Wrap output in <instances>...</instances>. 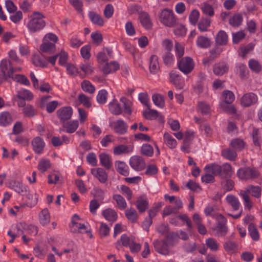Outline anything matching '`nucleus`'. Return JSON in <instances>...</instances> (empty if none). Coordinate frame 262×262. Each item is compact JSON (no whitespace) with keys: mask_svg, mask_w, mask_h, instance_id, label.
Instances as JSON below:
<instances>
[{"mask_svg":"<svg viewBox=\"0 0 262 262\" xmlns=\"http://www.w3.org/2000/svg\"><path fill=\"white\" fill-rule=\"evenodd\" d=\"M179 240L178 233L167 231L165 233L163 239H157L153 242V245L157 252L164 255H168L170 253V248L176 246Z\"/></svg>","mask_w":262,"mask_h":262,"instance_id":"1","label":"nucleus"},{"mask_svg":"<svg viewBox=\"0 0 262 262\" xmlns=\"http://www.w3.org/2000/svg\"><path fill=\"white\" fill-rule=\"evenodd\" d=\"M27 26L31 32H36L43 29L46 26L44 15L39 12H34L31 16Z\"/></svg>","mask_w":262,"mask_h":262,"instance_id":"2","label":"nucleus"},{"mask_svg":"<svg viewBox=\"0 0 262 262\" xmlns=\"http://www.w3.org/2000/svg\"><path fill=\"white\" fill-rule=\"evenodd\" d=\"M1 70L3 73V77L6 80L8 78H13L14 72H19L21 70L20 67H14L8 59H3L0 63Z\"/></svg>","mask_w":262,"mask_h":262,"instance_id":"3","label":"nucleus"},{"mask_svg":"<svg viewBox=\"0 0 262 262\" xmlns=\"http://www.w3.org/2000/svg\"><path fill=\"white\" fill-rule=\"evenodd\" d=\"M194 62L189 57L181 58L178 62L179 70L185 74L190 73L194 69Z\"/></svg>","mask_w":262,"mask_h":262,"instance_id":"4","label":"nucleus"},{"mask_svg":"<svg viewBox=\"0 0 262 262\" xmlns=\"http://www.w3.org/2000/svg\"><path fill=\"white\" fill-rule=\"evenodd\" d=\"M237 174L241 179L248 180L257 178L259 175V173L255 168L244 167L238 169Z\"/></svg>","mask_w":262,"mask_h":262,"instance_id":"5","label":"nucleus"},{"mask_svg":"<svg viewBox=\"0 0 262 262\" xmlns=\"http://www.w3.org/2000/svg\"><path fill=\"white\" fill-rule=\"evenodd\" d=\"M161 22L166 26L172 27L176 23V20L172 11L169 9H164L160 15Z\"/></svg>","mask_w":262,"mask_h":262,"instance_id":"6","label":"nucleus"},{"mask_svg":"<svg viewBox=\"0 0 262 262\" xmlns=\"http://www.w3.org/2000/svg\"><path fill=\"white\" fill-rule=\"evenodd\" d=\"M258 101L257 95L252 92L245 94L241 98L240 102L242 106L249 107L256 104Z\"/></svg>","mask_w":262,"mask_h":262,"instance_id":"7","label":"nucleus"},{"mask_svg":"<svg viewBox=\"0 0 262 262\" xmlns=\"http://www.w3.org/2000/svg\"><path fill=\"white\" fill-rule=\"evenodd\" d=\"M129 165L136 171H141L145 167V162L144 159L140 156H134L129 159Z\"/></svg>","mask_w":262,"mask_h":262,"instance_id":"8","label":"nucleus"},{"mask_svg":"<svg viewBox=\"0 0 262 262\" xmlns=\"http://www.w3.org/2000/svg\"><path fill=\"white\" fill-rule=\"evenodd\" d=\"M72 114L73 110L70 106L61 107L57 111V115L62 123L70 120Z\"/></svg>","mask_w":262,"mask_h":262,"instance_id":"9","label":"nucleus"},{"mask_svg":"<svg viewBox=\"0 0 262 262\" xmlns=\"http://www.w3.org/2000/svg\"><path fill=\"white\" fill-rule=\"evenodd\" d=\"M169 80L178 89L183 88L184 82L181 76L176 71H171L169 74Z\"/></svg>","mask_w":262,"mask_h":262,"instance_id":"10","label":"nucleus"},{"mask_svg":"<svg viewBox=\"0 0 262 262\" xmlns=\"http://www.w3.org/2000/svg\"><path fill=\"white\" fill-rule=\"evenodd\" d=\"M33 150L37 154H41L45 146V143L39 137L34 138L31 142Z\"/></svg>","mask_w":262,"mask_h":262,"instance_id":"11","label":"nucleus"},{"mask_svg":"<svg viewBox=\"0 0 262 262\" xmlns=\"http://www.w3.org/2000/svg\"><path fill=\"white\" fill-rule=\"evenodd\" d=\"M91 173L98 179L100 182L105 183L107 180V174L102 168H92Z\"/></svg>","mask_w":262,"mask_h":262,"instance_id":"12","label":"nucleus"},{"mask_svg":"<svg viewBox=\"0 0 262 262\" xmlns=\"http://www.w3.org/2000/svg\"><path fill=\"white\" fill-rule=\"evenodd\" d=\"M228 42V36L227 34L223 30H220L217 33L215 42L216 46H225Z\"/></svg>","mask_w":262,"mask_h":262,"instance_id":"13","label":"nucleus"},{"mask_svg":"<svg viewBox=\"0 0 262 262\" xmlns=\"http://www.w3.org/2000/svg\"><path fill=\"white\" fill-rule=\"evenodd\" d=\"M135 241V237L134 236H128L126 234H123L120 238V241H118L116 243V247L117 249H119L121 248V245L120 242H121L122 246L124 247L129 246L130 245L134 242Z\"/></svg>","mask_w":262,"mask_h":262,"instance_id":"14","label":"nucleus"},{"mask_svg":"<svg viewBox=\"0 0 262 262\" xmlns=\"http://www.w3.org/2000/svg\"><path fill=\"white\" fill-rule=\"evenodd\" d=\"M229 67L227 63L224 62L215 63L213 66V73L217 76H221L227 73L228 71Z\"/></svg>","mask_w":262,"mask_h":262,"instance_id":"15","label":"nucleus"},{"mask_svg":"<svg viewBox=\"0 0 262 262\" xmlns=\"http://www.w3.org/2000/svg\"><path fill=\"white\" fill-rule=\"evenodd\" d=\"M114 129L116 133L118 134L122 135L126 133L127 129V125L122 120H118L114 123Z\"/></svg>","mask_w":262,"mask_h":262,"instance_id":"16","label":"nucleus"},{"mask_svg":"<svg viewBox=\"0 0 262 262\" xmlns=\"http://www.w3.org/2000/svg\"><path fill=\"white\" fill-rule=\"evenodd\" d=\"M115 166L117 171L121 174L127 176L129 174V171L127 166L124 162L116 161Z\"/></svg>","mask_w":262,"mask_h":262,"instance_id":"17","label":"nucleus"},{"mask_svg":"<svg viewBox=\"0 0 262 262\" xmlns=\"http://www.w3.org/2000/svg\"><path fill=\"white\" fill-rule=\"evenodd\" d=\"M102 214L106 220L111 222L116 221L118 217L117 212L111 208H107L103 210Z\"/></svg>","mask_w":262,"mask_h":262,"instance_id":"18","label":"nucleus"},{"mask_svg":"<svg viewBox=\"0 0 262 262\" xmlns=\"http://www.w3.org/2000/svg\"><path fill=\"white\" fill-rule=\"evenodd\" d=\"M78 122L77 120L62 123V127L66 128V132L68 133L75 132L78 128Z\"/></svg>","mask_w":262,"mask_h":262,"instance_id":"19","label":"nucleus"},{"mask_svg":"<svg viewBox=\"0 0 262 262\" xmlns=\"http://www.w3.org/2000/svg\"><path fill=\"white\" fill-rule=\"evenodd\" d=\"M149 70L150 72L153 74L158 73L160 70L158 58L156 55H153L150 57Z\"/></svg>","mask_w":262,"mask_h":262,"instance_id":"20","label":"nucleus"},{"mask_svg":"<svg viewBox=\"0 0 262 262\" xmlns=\"http://www.w3.org/2000/svg\"><path fill=\"white\" fill-rule=\"evenodd\" d=\"M139 19L143 26L146 29H150L152 23L149 16L145 12L141 13L139 15Z\"/></svg>","mask_w":262,"mask_h":262,"instance_id":"21","label":"nucleus"},{"mask_svg":"<svg viewBox=\"0 0 262 262\" xmlns=\"http://www.w3.org/2000/svg\"><path fill=\"white\" fill-rule=\"evenodd\" d=\"M89 15L91 20L93 24L100 27L104 25V21L101 16L99 14L94 12H90Z\"/></svg>","mask_w":262,"mask_h":262,"instance_id":"22","label":"nucleus"},{"mask_svg":"<svg viewBox=\"0 0 262 262\" xmlns=\"http://www.w3.org/2000/svg\"><path fill=\"white\" fill-rule=\"evenodd\" d=\"M206 173H210L212 175L217 176L221 173V166L215 164L208 165L205 168Z\"/></svg>","mask_w":262,"mask_h":262,"instance_id":"23","label":"nucleus"},{"mask_svg":"<svg viewBox=\"0 0 262 262\" xmlns=\"http://www.w3.org/2000/svg\"><path fill=\"white\" fill-rule=\"evenodd\" d=\"M119 68V64L116 62H111L110 63H106L102 68L103 72L107 74L110 73L115 72Z\"/></svg>","mask_w":262,"mask_h":262,"instance_id":"24","label":"nucleus"},{"mask_svg":"<svg viewBox=\"0 0 262 262\" xmlns=\"http://www.w3.org/2000/svg\"><path fill=\"white\" fill-rule=\"evenodd\" d=\"M100 163L102 166L106 169H110L112 167V162L109 156L105 153H101L99 155Z\"/></svg>","mask_w":262,"mask_h":262,"instance_id":"25","label":"nucleus"},{"mask_svg":"<svg viewBox=\"0 0 262 262\" xmlns=\"http://www.w3.org/2000/svg\"><path fill=\"white\" fill-rule=\"evenodd\" d=\"M136 205L139 212H144L148 207V202L146 199L140 197L136 202Z\"/></svg>","mask_w":262,"mask_h":262,"instance_id":"26","label":"nucleus"},{"mask_svg":"<svg viewBox=\"0 0 262 262\" xmlns=\"http://www.w3.org/2000/svg\"><path fill=\"white\" fill-rule=\"evenodd\" d=\"M9 57L10 58L9 62L14 67H19V66L23 63V60L19 58L15 51H10L9 53Z\"/></svg>","mask_w":262,"mask_h":262,"instance_id":"27","label":"nucleus"},{"mask_svg":"<svg viewBox=\"0 0 262 262\" xmlns=\"http://www.w3.org/2000/svg\"><path fill=\"white\" fill-rule=\"evenodd\" d=\"M40 50L43 53L51 54L55 51V45L50 42H45L40 46Z\"/></svg>","mask_w":262,"mask_h":262,"instance_id":"28","label":"nucleus"},{"mask_svg":"<svg viewBox=\"0 0 262 262\" xmlns=\"http://www.w3.org/2000/svg\"><path fill=\"white\" fill-rule=\"evenodd\" d=\"M196 44L200 48H208L211 46V41L209 38L201 36L198 38Z\"/></svg>","mask_w":262,"mask_h":262,"instance_id":"29","label":"nucleus"},{"mask_svg":"<svg viewBox=\"0 0 262 262\" xmlns=\"http://www.w3.org/2000/svg\"><path fill=\"white\" fill-rule=\"evenodd\" d=\"M222 155L226 159L230 161H234L237 157L236 151L230 148H226L222 150Z\"/></svg>","mask_w":262,"mask_h":262,"instance_id":"30","label":"nucleus"},{"mask_svg":"<svg viewBox=\"0 0 262 262\" xmlns=\"http://www.w3.org/2000/svg\"><path fill=\"white\" fill-rule=\"evenodd\" d=\"M243 20L242 15L240 13H236L230 18L229 22L232 26L236 27L241 25Z\"/></svg>","mask_w":262,"mask_h":262,"instance_id":"31","label":"nucleus"},{"mask_svg":"<svg viewBox=\"0 0 262 262\" xmlns=\"http://www.w3.org/2000/svg\"><path fill=\"white\" fill-rule=\"evenodd\" d=\"M109 108L111 112L115 115H118L122 113L121 107L116 100H114L110 103Z\"/></svg>","mask_w":262,"mask_h":262,"instance_id":"32","label":"nucleus"},{"mask_svg":"<svg viewBox=\"0 0 262 262\" xmlns=\"http://www.w3.org/2000/svg\"><path fill=\"white\" fill-rule=\"evenodd\" d=\"M232 174V167L230 164L226 163L221 166L220 176L222 178H227Z\"/></svg>","mask_w":262,"mask_h":262,"instance_id":"33","label":"nucleus"},{"mask_svg":"<svg viewBox=\"0 0 262 262\" xmlns=\"http://www.w3.org/2000/svg\"><path fill=\"white\" fill-rule=\"evenodd\" d=\"M81 89L85 92L93 94L95 91V88L89 80H83L81 83Z\"/></svg>","mask_w":262,"mask_h":262,"instance_id":"34","label":"nucleus"},{"mask_svg":"<svg viewBox=\"0 0 262 262\" xmlns=\"http://www.w3.org/2000/svg\"><path fill=\"white\" fill-rule=\"evenodd\" d=\"M227 202L232 207L234 210H237L240 206V203L237 198L233 195H228L226 198Z\"/></svg>","mask_w":262,"mask_h":262,"instance_id":"35","label":"nucleus"},{"mask_svg":"<svg viewBox=\"0 0 262 262\" xmlns=\"http://www.w3.org/2000/svg\"><path fill=\"white\" fill-rule=\"evenodd\" d=\"M210 24L211 19L210 18H202L198 23V28L201 31H207Z\"/></svg>","mask_w":262,"mask_h":262,"instance_id":"36","label":"nucleus"},{"mask_svg":"<svg viewBox=\"0 0 262 262\" xmlns=\"http://www.w3.org/2000/svg\"><path fill=\"white\" fill-rule=\"evenodd\" d=\"M147 107V110H145L143 112V116L146 119L151 120L159 116L158 111L155 110H151L150 107V105H148Z\"/></svg>","mask_w":262,"mask_h":262,"instance_id":"37","label":"nucleus"},{"mask_svg":"<svg viewBox=\"0 0 262 262\" xmlns=\"http://www.w3.org/2000/svg\"><path fill=\"white\" fill-rule=\"evenodd\" d=\"M16 97L18 99H23L25 100H30L33 98V95L31 92L27 90H23L17 92Z\"/></svg>","mask_w":262,"mask_h":262,"instance_id":"38","label":"nucleus"},{"mask_svg":"<svg viewBox=\"0 0 262 262\" xmlns=\"http://www.w3.org/2000/svg\"><path fill=\"white\" fill-rule=\"evenodd\" d=\"M32 62L35 66L40 67H45L47 66L48 62L46 60L42 59L39 55H33Z\"/></svg>","mask_w":262,"mask_h":262,"instance_id":"39","label":"nucleus"},{"mask_svg":"<svg viewBox=\"0 0 262 262\" xmlns=\"http://www.w3.org/2000/svg\"><path fill=\"white\" fill-rule=\"evenodd\" d=\"M12 122V118L8 112H3L0 116V125L6 126Z\"/></svg>","mask_w":262,"mask_h":262,"instance_id":"40","label":"nucleus"},{"mask_svg":"<svg viewBox=\"0 0 262 262\" xmlns=\"http://www.w3.org/2000/svg\"><path fill=\"white\" fill-rule=\"evenodd\" d=\"M51 167V163L49 160L42 159L39 162L38 169L43 173Z\"/></svg>","mask_w":262,"mask_h":262,"instance_id":"41","label":"nucleus"},{"mask_svg":"<svg viewBox=\"0 0 262 262\" xmlns=\"http://www.w3.org/2000/svg\"><path fill=\"white\" fill-rule=\"evenodd\" d=\"M50 219V215L48 210L46 208L42 210L39 214V220L40 223L45 225L49 223Z\"/></svg>","mask_w":262,"mask_h":262,"instance_id":"42","label":"nucleus"},{"mask_svg":"<svg viewBox=\"0 0 262 262\" xmlns=\"http://www.w3.org/2000/svg\"><path fill=\"white\" fill-rule=\"evenodd\" d=\"M80 220L79 215L74 214L72 219V228H78V229H83L87 228L88 227L84 224L79 223L78 221Z\"/></svg>","mask_w":262,"mask_h":262,"instance_id":"43","label":"nucleus"},{"mask_svg":"<svg viewBox=\"0 0 262 262\" xmlns=\"http://www.w3.org/2000/svg\"><path fill=\"white\" fill-rule=\"evenodd\" d=\"M230 146L237 150H241L245 146V142L242 139L236 138L231 141Z\"/></svg>","mask_w":262,"mask_h":262,"instance_id":"44","label":"nucleus"},{"mask_svg":"<svg viewBox=\"0 0 262 262\" xmlns=\"http://www.w3.org/2000/svg\"><path fill=\"white\" fill-rule=\"evenodd\" d=\"M245 191H247L248 194L251 192L252 195L257 198H259L261 195V188L259 186L250 185Z\"/></svg>","mask_w":262,"mask_h":262,"instance_id":"45","label":"nucleus"},{"mask_svg":"<svg viewBox=\"0 0 262 262\" xmlns=\"http://www.w3.org/2000/svg\"><path fill=\"white\" fill-rule=\"evenodd\" d=\"M68 74L72 76L76 77L78 75L79 76L80 72L78 69L73 64L68 63L66 65Z\"/></svg>","mask_w":262,"mask_h":262,"instance_id":"46","label":"nucleus"},{"mask_svg":"<svg viewBox=\"0 0 262 262\" xmlns=\"http://www.w3.org/2000/svg\"><path fill=\"white\" fill-rule=\"evenodd\" d=\"M80 68L83 72V74H79V76L81 78H85L86 75L91 74L93 72V68L90 64H82L80 66Z\"/></svg>","mask_w":262,"mask_h":262,"instance_id":"47","label":"nucleus"},{"mask_svg":"<svg viewBox=\"0 0 262 262\" xmlns=\"http://www.w3.org/2000/svg\"><path fill=\"white\" fill-rule=\"evenodd\" d=\"M113 199L116 202L118 207L120 209H124L126 207V203L124 199L119 194H115L113 196Z\"/></svg>","mask_w":262,"mask_h":262,"instance_id":"48","label":"nucleus"},{"mask_svg":"<svg viewBox=\"0 0 262 262\" xmlns=\"http://www.w3.org/2000/svg\"><path fill=\"white\" fill-rule=\"evenodd\" d=\"M215 217L217 222V228L219 229H224L226 228V219L221 214H216Z\"/></svg>","mask_w":262,"mask_h":262,"instance_id":"49","label":"nucleus"},{"mask_svg":"<svg viewBox=\"0 0 262 262\" xmlns=\"http://www.w3.org/2000/svg\"><path fill=\"white\" fill-rule=\"evenodd\" d=\"M222 95L224 98V102L227 104H231L234 100V95L231 91H224Z\"/></svg>","mask_w":262,"mask_h":262,"instance_id":"50","label":"nucleus"},{"mask_svg":"<svg viewBox=\"0 0 262 262\" xmlns=\"http://www.w3.org/2000/svg\"><path fill=\"white\" fill-rule=\"evenodd\" d=\"M164 137L165 142L170 148H174L176 147L177 141L170 134L166 133L164 134Z\"/></svg>","mask_w":262,"mask_h":262,"instance_id":"51","label":"nucleus"},{"mask_svg":"<svg viewBox=\"0 0 262 262\" xmlns=\"http://www.w3.org/2000/svg\"><path fill=\"white\" fill-rule=\"evenodd\" d=\"M152 99L155 104L158 107L163 108L164 106V99L162 95L160 94L153 95Z\"/></svg>","mask_w":262,"mask_h":262,"instance_id":"52","label":"nucleus"},{"mask_svg":"<svg viewBox=\"0 0 262 262\" xmlns=\"http://www.w3.org/2000/svg\"><path fill=\"white\" fill-rule=\"evenodd\" d=\"M125 215L127 219L132 222H135L138 217L137 211L133 208L127 209L125 211Z\"/></svg>","mask_w":262,"mask_h":262,"instance_id":"53","label":"nucleus"},{"mask_svg":"<svg viewBox=\"0 0 262 262\" xmlns=\"http://www.w3.org/2000/svg\"><path fill=\"white\" fill-rule=\"evenodd\" d=\"M237 70L242 79H246L248 78V70L246 66L243 64H239L237 66Z\"/></svg>","mask_w":262,"mask_h":262,"instance_id":"54","label":"nucleus"},{"mask_svg":"<svg viewBox=\"0 0 262 262\" xmlns=\"http://www.w3.org/2000/svg\"><path fill=\"white\" fill-rule=\"evenodd\" d=\"M141 152L142 155L148 157H151L154 153V149L150 145L146 144H144L142 146Z\"/></svg>","mask_w":262,"mask_h":262,"instance_id":"55","label":"nucleus"},{"mask_svg":"<svg viewBox=\"0 0 262 262\" xmlns=\"http://www.w3.org/2000/svg\"><path fill=\"white\" fill-rule=\"evenodd\" d=\"M91 37L92 38L93 43L95 44L96 46H99L102 42V35L98 32L92 33L91 34Z\"/></svg>","mask_w":262,"mask_h":262,"instance_id":"56","label":"nucleus"},{"mask_svg":"<svg viewBox=\"0 0 262 262\" xmlns=\"http://www.w3.org/2000/svg\"><path fill=\"white\" fill-rule=\"evenodd\" d=\"M23 113L25 116L32 117L36 114V111L31 105H27L23 108Z\"/></svg>","mask_w":262,"mask_h":262,"instance_id":"57","label":"nucleus"},{"mask_svg":"<svg viewBox=\"0 0 262 262\" xmlns=\"http://www.w3.org/2000/svg\"><path fill=\"white\" fill-rule=\"evenodd\" d=\"M202 12L209 16H212L214 15V10L211 5L207 4L204 3L202 7Z\"/></svg>","mask_w":262,"mask_h":262,"instance_id":"58","label":"nucleus"},{"mask_svg":"<svg viewBox=\"0 0 262 262\" xmlns=\"http://www.w3.org/2000/svg\"><path fill=\"white\" fill-rule=\"evenodd\" d=\"M127 146L123 144L116 146L114 148V153L115 155H119L124 153L129 152Z\"/></svg>","mask_w":262,"mask_h":262,"instance_id":"59","label":"nucleus"},{"mask_svg":"<svg viewBox=\"0 0 262 262\" xmlns=\"http://www.w3.org/2000/svg\"><path fill=\"white\" fill-rule=\"evenodd\" d=\"M107 96V92L106 90H100L97 96V101L100 104L105 103L106 101Z\"/></svg>","mask_w":262,"mask_h":262,"instance_id":"60","label":"nucleus"},{"mask_svg":"<svg viewBox=\"0 0 262 262\" xmlns=\"http://www.w3.org/2000/svg\"><path fill=\"white\" fill-rule=\"evenodd\" d=\"M13 188L15 191L21 195H26L27 193V190L22 184L19 182H14Z\"/></svg>","mask_w":262,"mask_h":262,"instance_id":"61","label":"nucleus"},{"mask_svg":"<svg viewBox=\"0 0 262 262\" xmlns=\"http://www.w3.org/2000/svg\"><path fill=\"white\" fill-rule=\"evenodd\" d=\"M227 104H221L222 109L226 113L230 115H234L236 114V108L233 105Z\"/></svg>","mask_w":262,"mask_h":262,"instance_id":"62","label":"nucleus"},{"mask_svg":"<svg viewBox=\"0 0 262 262\" xmlns=\"http://www.w3.org/2000/svg\"><path fill=\"white\" fill-rule=\"evenodd\" d=\"M78 100L85 107L89 108L91 106V103L90 101V99L85 95L83 94H79L78 97Z\"/></svg>","mask_w":262,"mask_h":262,"instance_id":"63","label":"nucleus"},{"mask_svg":"<svg viewBox=\"0 0 262 262\" xmlns=\"http://www.w3.org/2000/svg\"><path fill=\"white\" fill-rule=\"evenodd\" d=\"M224 247L225 250L230 253H233L236 252L237 250V246L236 244L232 242H227L224 245Z\"/></svg>","mask_w":262,"mask_h":262,"instance_id":"64","label":"nucleus"}]
</instances>
